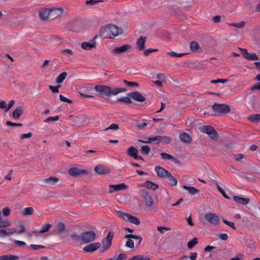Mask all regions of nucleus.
Instances as JSON below:
<instances>
[{
  "label": "nucleus",
  "mask_w": 260,
  "mask_h": 260,
  "mask_svg": "<svg viewBox=\"0 0 260 260\" xmlns=\"http://www.w3.org/2000/svg\"><path fill=\"white\" fill-rule=\"evenodd\" d=\"M94 90L98 95L104 99L111 95H116L119 93L125 92L126 89L124 88H114L110 86L98 85L94 87Z\"/></svg>",
  "instance_id": "obj_1"
},
{
  "label": "nucleus",
  "mask_w": 260,
  "mask_h": 260,
  "mask_svg": "<svg viewBox=\"0 0 260 260\" xmlns=\"http://www.w3.org/2000/svg\"><path fill=\"white\" fill-rule=\"evenodd\" d=\"M120 34L119 28L114 24L106 25L100 29V36L104 39H113Z\"/></svg>",
  "instance_id": "obj_2"
},
{
  "label": "nucleus",
  "mask_w": 260,
  "mask_h": 260,
  "mask_svg": "<svg viewBox=\"0 0 260 260\" xmlns=\"http://www.w3.org/2000/svg\"><path fill=\"white\" fill-rule=\"evenodd\" d=\"M213 111L215 112L214 115H222L230 112V106L226 104L215 103L212 106Z\"/></svg>",
  "instance_id": "obj_3"
},
{
  "label": "nucleus",
  "mask_w": 260,
  "mask_h": 260,
  "mask_svg": "<svg viewBox=\"0 0 260 260\" xmlns=\"http://www.w3.org/2000/svg\"><path fill=\"white\" fill-rule=\"evenodd\" d=\"M116 213L119 216L123 218L126 221L136 225H139L140 224L141 222L140 219L136 216L121 211H116Z\"/></svg>",
  "instance_id": "obj_4"
},
{
  "label": "nucleus",
  "mask_w": 260,
  "mask_h": 260,
  "mask_svg": "<svg viewBox=\"0 0 260 260\" xmlns=\"http://www.w3.org/2000/svg\"><path fill=\"white\" fill-rule=\"evenodd\" d=\"M140 194L145 201L146 205L152 209L155 204V201L153 197L145 189L141 190Z\"/></svg>",
  "instance_id": "obj_5"
},
{
  "label": "nucleus",
  "mask_w": 260,
  "mask_h": 260,
  "mask_svg": "<svg viewBox=\"0 0 260 260\" xmlns=\"http://www.w3.org/2000/svg\"><path fill=\"white\" fill-rule=\"evenodd\" d=\"M96 238L94 231H85L81 233V241L83 243L87 244L93 242Z\"/></svg>",
  "instance_id": "obj_6"
},
{
  "label": "nucleus",
  "mask_w": 260,
  "mask_h": 260,
  "mask_svg": "<svg viewBox=\"0 0 260 260\" xmlns=\"http://www.w3.org/2000/svg\"><path fill=\"white\" fill-rule=\"evenodd\" d=\"M199 129L201 132L207 134L211 139L214 140L218 136V134L210 125H203L200 127Z\"/></svg>",
  "instance_id": "obj_7"
},
{
  "label": "nucleus",
  "mask_w": 260,
  "mask_h": 260,
  "mask_svg": "<svg viewBox=\"0 0 260 260\" xmlns=\"http://www.w3.org/2000/svg\"><path fill=\"white\" fill-rule=\"evenodd\" d=\"M205 219L208 223L215 226L218 225L220 221L219 216L217 214L211 212L205 214Z\"/></svg>",
  "instance_id": "obj_8"
},
{
  "label": "nucleus",
  "mask_w": 260,
  "mask_h": 260,
  "mask_svg": "<svg viewBox=\"0 0 260 260\" xmlns=\"http://www.w3.org/2000/svg\"><path fill=\"white\" fill-rule=\"evenodd\" d=\"M114 233L113 232H109L106 237L102 241L103 246L102 248V251L104 252L109 249L112 244V241L113 238Z\"/></svg>",
  "instance_id": "obj_9"
},
{
  "label": "nucleus",
  "mask_w": 260,
  "mask_h": 260,
  "mask_svg": "<svg viewBox=\"0 0 260 260\" xmlns=\"http://www.w3.org/2000/svg\"><path fill=\"white\" fill-rule=\"evenodd\" d=\"M238 49L241 51V54L245 59L251 60H257L259 59L256 54L249 53L246 49L241 48H239Z\"/></svg>",
  "instance_id": "obj_10"
},
{
  "label": "nucleus",
  "mask_w": 260,
  "mask_h": 260,
  "mask_svg": "<svg viewBox=\"0 0 260 260\" xmlns=\"http://www.w3.org/2000/svg\"><path fill=\"white\" fill-rule=\"evenodd\" d=\"M69 174L73 177L88 174V171L85 169H80L78 168H72L68 171Z\"/></svg>",
  "instance_id": "obj_11"
},
{
  "label": "nucleus",
  "mask_w": 260,
  "mask_h": 260,
  "mask_svg": "<svg viewBox=\"0 0 260 260\" xmlns=\"http://www.w3.org/2000/svg\"><path fill=\"white\" fill-rule=\"evenodd\" d=\"M127 187L128 186L124 183L117 184H110L109 192L110 193H113L115 191L126 190Z\"/></svg>",
  "instance_id": "obj_12"
},
{
  "label": "nucleus",
  "mask_w": 260,
  "mask_h": 260,
  "mask_svg": "<svg viewBox=\"0 0 260 260\" xmlns=\"http://www.w3.org/2000/svg\"><path fill=\"white\" fill-rule=\"evenodd\" d=\"M129 96L133 100L140 103H142L145 101L146 98L141 93L138 91H134L127 93Z\"/></svg>",
  "instance_id": "obj_13"
},
{
  "label": "nucleus",
  "mask_w": 260,
  "mask_h": 260,
  "mask_svg": "<svg viewBox=\"0 0 260 260\" xmlns=\"http://www.w3.org/2000/svg\"><path fill=\"white\" fill-rule=\"evenodd\" d=\"M101 246V244L99 242L93 243L85 246L83 250L86 252H93L99 249Z\"/></svg>",
  "instance_id": "obj_14"
},
{
  "label": "nucleus",
  "mask_w": 260,
  "mask_h": 260,
  "mask_svg": "<svg viewBox=\"0 0 260 260\" xmlns=\"http://www.w3.org/2000/svg\"><path fill=\"white\" fill-rule=\"evenodd\" d=\"M98 37L97 36L94 37V38L90 41L89 42H83L81 44V47L84 50H91L92 48H95L96 42L95 39Z\"/></svg>",
  "instance_id": "obj_15"
},
{
  "label": "nucleus",
  "mask_w": 260,
  "mask_h": 260,
  "mask_svg": "<svg viewBox=\"0 0 260 260\" xmlns=\"http://www.w3.org/2000/svg\"><path fill=\"white\" fill-rule=\"evenodd\" d=\"M94 171L99 175L108 174L110 172L109 168L102 165H99L95 167Z\"/></svg>",
  "instance_id": "obj_16"
},
{
  "label": "nucleus",
  "mask_w": 260,
  "mask_h": 260,
  "mask_svg": "<svg viewBox=\"0 0 260 260\" xmlns=\"http://www.w3.org/2000/svg\"><path fill=\"white\" fill-rule=\"evenodd\" d=\"M131 46L129 44H125L120 47H117L112 50V53L115 55L120 54L126 52L131 49Z\"/></svg>",
  "instance_id": "obj_17"
},
{
  "label": "nucleus",
  "mask_w": 260,
  "mask_h": 260,
  "mask_svg": "<svg viewBox=\"0 0 260 260\" xmlns=\"http://www.w3.org/2000/svg\"><path fill=\"white\" fill-rule=\"evenodd\" d=\"M154 170L157 176L160 177L166 178L170 173L168 171L159 166H156Z\"/></svg>",
  "instance_id": "obj_18"
},
{
  "label": "nucleus",
  "mask_w": 260,
  "mask_h": 260,
  "mask_svg": "<svg viewBox=\"0 0 260 260\" xmlns=\"http://www.w3.org/2000/svg\"><path fill=\"white\" fill-rule=\"evenodd\" d=\"M63 9L61 8L50 9V18L53 19L60 16L63 13Z\"/></svg>",
  "instance_id": "obj_19"
},
{
  "label": "nucleus",
  "mask_w": 260,
  "mask_h": 260,
  "mask_svg": "<svg viewBox=\"0 0 260 260\" xmlns=\"http://www.w3.org/2000/svg\"><path fill=\"white\" fill-rule=\"evenodd\" d=\"M89 88H91V87L88 86L81 87L79 91L80 95L84 98H94V96L88 94L89 92Z\"/></svg>",
  "instance_id": "obj_20"
},
{
  "label": "nucleus",
  "mask_w": 260,
  "mask_h": 260,
  "mask_svg": "<svg viewBox=\"0 0 260 260\" xmlns=\"http://www.w3.org/2000/svg\"><path fill=\"white\" fill-rule=\"evenodd\" d=\"M58 181L59 179L56 177H50L44 179L43 180L44 182H45L47 186L50 187L54 185Z\"/></svg>",
  "instance_id": "obj_21"
},
{
  "label": "nucleus",
  "mask_w": 260,
  "mask_h": 260,
  "mask_svg": "<svg viewBox=\"0 0 260 260\" xmlns=\"http://www.w3.org/2000/svg\"><path fill=\"white\" fill-rule=\"evenodd\" d=\"M233 199L235 202L242 205H247L250 201L249 198H243L236 196H234Z\"/></svg>",
  "instance_id": "obj_22"
},
{
  "label": "nucleus",
  "mask_w": 260,
  "mask_h": 260,
  "mask_svg": "<svg viewBox=\"0 0 260 260\" xmlns=\"http://www.w3.org/2000/svg\"><path fill=\"white\" fill-rule=\"evenodd\" d=\"M160 156L164 160L169 159L175 164H179L180 162L177 158L168 153L162 152L160 153Z\"/></svg>",
  "instance_id": "obj_23"
},
{
  "label": "nucleus",
  "mask_w": 260,
  "mask_h": 260,
  "mask_svg": "<svg viewBox=\"0 0 260 260\" xmlns=\"http://www.w3.org/2000/svg\"><path fill=\"white\" fill-rule=\"evenodd\" d=\"M179 138L182 142L186 143H189L192 140L191 136L185 132L179 135Z\"/></svg>",
  "instance_id": "obj_24"
},
{
  "label": "nucleus",
  "mask_w": 260,
  "mask_h": 260,
  "mask_svg": "<svg viewBox=\"0 0 260 260\" xmlns=\"http://www.w3.org/2000/svg\"><path fill=\"white\" fill-rule=\"evenodd\" d=\"M50 9H44L39 11V15L40 17L43 20H46L50 18Z\"/></svg>",
  "instance_id": "obj_25"
},
{
  "label": "nucleus",
  "mask_w": 260,
  "mask_h": 260,
  "mask_svg": "<svg viewBox=\"0 0 260 260\" xmlns=\"http://www.w3.org/2000/svg\"><path fill=\"white\" fill-rule=\"evenodd\" d=\"M171 141V139L169 137L158 135V141L156 142V144H158L159 143H163L168 144L170 143Z\"/></svg>",
  "instance_id": "obj_26"
},
{
  "label": "nucleus",
  "mask_w": 260,
  "mask_h": 260,
  "mask_svg": "<svg viewBox=\"0 0 260 260\" xmlns=\"http://www.w3.org/2000/svg\"><path fill=\"white\" fill-rule=\"evenodd\" d=\"M146 37H141L137 42V46L139 50H142L145 48Z\"/></svg>",
  "instance_id": "obj_27"
},
{
  "label": "nucleus",
  "mask_w": 260,
  "mask_h": 260,
  "mask_svg": "<svg viewBox=\"0 0 260 260\" xmlns=\"http://www.w3.org/2000/svg\"><path fill=\"white\" fill-rule=\"evenodd\" d=\"M138 150L134 146L129 147L127 150V154L134 158L138 154Z\"/></svg>",
  "instance_id": "obj_28"
},
{
  "label": "nucleus",
  "mask_w": 260,
  "mask_h": 260,
  "mask_svg": "<svg viewBox=\"0 0 260 260\" xmlns=\"http://www.w3.org/2000/svg\"><path fill=\"white\" fill-rule=\"evenodd\" d=\"M23 113L22 108L18 107L13 112V117L15 119H18Z\"/></svg>",
  "instance_id": "obj_29"
},
{
  "label": "nucleus",
  "mask_w": 260,
  "mask_h": 260,
  "mask_svg": "<svg viewBox=\"0 0 260 260\" xmlns=\"http://www.w3.org/2000/svg\"><path fill=\"white\" fill-rule=\"evenodd\" d=\"M11 222L7 219H3L2 212L0 211V228H6L11 225Z\"/></svg>",
  "instance_id": "obj_30"
},
{
  "label": "nucleus",
  "mask_w": 260,
  "mask_h": 260,
  "mask_svg": "<svg viewBox=\"0 0 260 260\" xmlns=\"http://www.w3.org/2000/svg\"><path fill=\"white\" fill-rule=\"evenodd\" d=\"M183 189L187 190L189 193L193 195L197 194L200 192L199 189L191 186L183 185Z\"/></svg>",
  "instance_id": "obj_31"
},
{
  "label": "nucleus",
  "mask_w": 260,
  "mask_h": 260,
  "mask_svg": "<svg viewBox=\"0 0 260 260\" xmlns=\"http://www.w3.org/2000/svg\"><path fill=\"white\" fill-rule=\"evenodd\" d=\"M168 179V183L172 186H176L177 184V180L170 173L168 176L166 178Z\"/></svg>",
  "instance_id": "obj_32"
},
{
  "label": "nucleus",
  "mask_w": 260,
  "mask_h": 260,
  "mask_svg": "<svg viewBox=\"0 0 260 260\" xmlns=\"http://www.w3.org/2000/svg\"><path fill=\"white\" fill-rule=\"evenodd\" d=\"M18 256L13 255H4L0 256V260H18Z\"/></svg>",
  "instance_id": "obj_33"
},
{
  "label": "nucleus",
  "mask_w": 260,
  "mask_h": 260,
  "mask_svg": "<svg viewBox=\"0 0 260 260\" xmlns=\"http://www.w3.org/2000/svg\"><path fill=\"white\" fill-rule=\"evenodd\" d=\"M248 119L254 123H258L260 121V114H256L250 115L248 117Z\"/></svg>",
  "instance_id": "obj_34"
},
{
  "label": "nucleus",
  "mask_w": 260,
  "mask_h": 260,
  "mask_svg": "<svg viewBox=\"0 0 260 260\" xmlns=\"http://www.w3.org/2000/svg\"><path fill=\"white\" fill-rule=\"evenodd\" d=\"M145 185H146L147 188L153 190H155L158 188V185L157 184L152 182L150 181H147L146 182Z\"/></svg>",
  "instance_id": "obj_35"
},
{
  "label": "nucleus",
  "mask_w": 260,
  "mask_h": 260,
  "mask_svg": "<svg viewBox=\"0 0 260 260\" xmlns=\"http://www.w3.org/2000/svg\"><path fill=\"white\" fill-rule=\"evenodd\" d=\"M190 49L191 51L195 52L199 49L200 45L197 41H192L190 43Z\"/></svg>",
  "instance_id": "obj_36"
},
{
  "label": "nucleus",
  "mask_w": 260,
  "mask_h": 260,
  "mask_svg": "<svg viewBox=\"0 0 260 260\" xmlns=\"http://www.w3.org/2000/svg\"><path fill=\"white\" fill-rule=\"evenodd\" d=\"M213 181L216 185L217 190L222 194V196L226 199H229L230 198L226 195L224 190L219 186L218 182L217 180H214Z\"/></svg>",
  "instance_id": "obj_37"
},
{
  "label": "nucleus",
  "mask_w": 260,
  "mask_h": 260,
  "mask_svg": "<svg viewBox=\"0 0 260 260\" xmlns=\"http://www.w3.org/2000/svg\"><path fill=\"white\" fill-rule=\"evenodd\" d=\"M67 76V73L66 72H62L59 74V75L56 78V82L58 84H60L63 82L64 80L66 79Z\"/></svg>",
  "instance_id": "obj_38"
},
{
  "label": "nucleus",
  "mask_w": 260,
  "mask_h": 260,
  "mask_svg": "<svg viewBox=\"0 0 260 260\" xmlns=\"http://www.w3.org/2000/svg\"><path fill=\"white\" fill-rule=\"evenodd\" d=\"M140 151L145 155H147L150 152V148L148 145H143L141 147Z\"/></svg>",
  "instance_id": "obj_39"
},
{
  "label": "nucleus",
  "mask_w": 260,
  "mask_h": 260,
  "mask_svg": "<svg viewBox=\"0 0 260 260\" xmlns=\"http://www.w3.org/2000/svg\"><path fill=\"white\" fill-rule=\"evenodd\" d=\"M34 212V209L32 207L25 208L22 212V215L24 216H28L32 215Z\"/></svg>",
  "instance_id": "obj_40"
},
{
  "label": "nucleus",
  "mask_w": 260,
  "mask_h": 260,
  "mask_svg": "<svg viewBox=\"0 0 260 260\" xmlns=\"http://www.w3.org/2000/svg\"><path fill=\"white\" fill-rule=\"evenodd\" d=\"M198 242V239L197 238H193L189 241L187 244V247L189 249H192Z\"/></svg>",
  "instance_id": "obj_41"
},
{
  "label": "nucleus",
  "mask_w": 260,
  "mask_h": 260,
  "mask_svg": "<svg viewBox=\"0 0 260 260\" xmlns=\"http://www.w3.org/2000/svg\"><path fill=\"white\" fill-rule=\"evenodd\" d=\"M139 141L144 143H151L153 141H158V135L155 136L153 137H150L148 138L147 141H143L141 140H139Z\"/></svg>",
  "instance_id": "obj_42"
},
{
  "label": "nucleus",
  "mask_w": 260,
  "mask_h": 260,
  "mask_svg": "<svg viewBox=\"0 0 260 260\" xmlns=\"http://www.w3.org/2000/svg\"><path fill=\"white\" fill-rule=\"evenodd\" d=\"M52 227V225L50 223H46L43 225L41 229L40 230V232L41 233H44L48 232L49 230V229Z\"/></svg>",
  "instance_id": "obj_43"
},
{
  "label": "nucleus",
  "mask_w": 260,
  "mask_h": 260,
  "mask_svg": "<svg viewBox=\"0 0 260 260\" xmlns=\"http://www.w3.org/2000/svg\"><path fill=\"white\" fill-rule=\"evenodd\" d=\"M117 100L118 101L124 102L127 104H131L132 103L131 98L129 96L118 98Z\"/></svg>",
  "instance_id": "obj_44"
},
{
  "label": "nucleus",
  "mask_w": 260,
  "mask_h": 260,
  "mask_svg": "<svg viewBox=\"0 0 260 260\" xmlns=\"http://www.w3.org/2000/svg\"><path fill=\"white\" fill-rule=\"evenodd\" d=\"M56 228L58 233H62L65 230V224L62 222H59L56 225Z\"/></svg>",
  "instance_id": "obj_45"
},
{
  "label": "nucleus",
  "mask_w": 260,
  "mask_h": 260,
  "mask_svg": "<svg viewBox=\"0 0 260 260\" xmlns=\"http://www.w3.org/2000/svg\"><path fill=\"white\" fill-rule=\"evenodd\" d=\"M143 121H144L143 123H138L136 125L137 127H138L139 129H143L145 128V127L147 125L148 123L147 122L149 120L146 119H143Z\"/></svg>",
  "instance_id": "obj_46"
},
{
  "label": "nucleus",
  "mask_w": 260,
  "mask_h": 260,
  "mask_svg": "<svg viewBox=\"0 0 260 260\" xmlns=\"http://www.w3.org/2000/svg\"><path fill=\"white\" fill-rule=\"evenodd\" d=\"M58 119H59V116L57 115L55 116L54 117H49L47 118L46 119H45L44 120V122H46V123H49V122L57 121L58 120Z\"/></svg>",
  "instance_id": "obj_47"
},
{
  "label": "nucleus",
  "mask_w": 260,
  "mask_h": 260,
  "mask_svg": "<svg viewBox=\"0 0 260 260\" xmlns=\"http://www.w3.org/2000/svg\"><path fill=\"white\" fill-rule=\"evenodd\" d=\"M123 83L127 86H128L129 87H137L139 86V84L137 82H129V81L124 80H123Z\"/></svg>",
  "instance_id": "obj_48"
},
{
  "label": "nucleus",
  "mask_w": 260,
  "mask_h": 260,
  "mask_svg": "<svg viewBox=\"0 0 260 260\" xmlns=\"http://www.w3.org/2000/svg\"><path fill=\"white\" fill-rule=\"evenodd\" d=\"M127 257L126 255L124 253H121L119 255H115L113 258L114 260H123Z\"/></svg>",
  "instance_id": "obj_49"
},
{
  "label": "nucleus",
  "mask_w": 260,
  "mask_h": 260,
  "mask_svg": "<svg viewBox=\"0 0 260 260\" xmlns=\"http://www.w3.org/2000/svg\"><path fill=\"white\" fill-rule=\"evenodd\" d=\"M168 54L170 56H171L172 57H181L186 54V53H176L175 52H169L168 53Z\"/></svg>",
  "instance_id": "obj_50"
},
{
  "label": "nucleus",
  "mask_w": 260,
  "mask_h": 260,
  "mask_svg": "<svg viewBox=\"0 0 260 260\" xmlns=\"http://www.w3.org/2000/svg\"><path fill=\"white\" fill-rule=\"evenodd\" d=\"M104 2L103 0H89L86 2L87 5H94L100 3Z\"/></svg>",
  "instance_id": "obj_51"
},
{
  "label": "nucleus",
  "mask_w": 260,
  "mask_h": 260,
  "mask_svg": "<svg viewBox=\"0 0 260 260\" xmlns=\"http://www.w3.org/2000/svg\"><path fill=\"white\" fill-rule=\"evenodd\" d=\"M222 221H223L224 223H225L227 225L230 226L233 230H236V226L235 225L234 222H231V221H229L225 219H223Z\"/></svg>",
  "instance_id": "obj_52"
},
{
  "label": "nucleus",
  "mask_w": 260,
  "mask_h": 260,
  "mask_svg": "<svg viewBox=\"0 0 260 260\" xmlns=\"http://www.w3.org/2000/svg\"><path fill=\"white\" fill-rule=\"evenodd\" d=\"M157 230L161 233L164 234L165 233V230L170 231L171 229L170 227L168 226H158L157 228Z\"/></svg>",
  "instance_id": "obj_53"
},
{
  "label": "nucleus",
  "mask_w": 260,
  "mask_h": 260,
  "mask_svg": "<svg viewBox=\"0 0 260 260\" xmlns=\"http://www.w3.org/2000/svg\"><path fill=\"white\" fill-rule=\"evenodd\" d=\"M216 236L218 237L220 239L223 241H226L228 239V235L225 233H219Z\"/></svg>",
  "instance_id": "obj_54"
},
{
  "label": "nucleus",
  "mask_w": 260,
  "mask_h": 260,
  "mask_svg": "<svg viewBox=\"0 0 260 260\" xmlns=\"http://www.w3.org/2000/svg\"><path fill=\"white\" fill-rule=\"evenodd\" d=\"M61 53L67 56H71L73 54V51L70 49H66L64 50H62L61 51Z\"/></svg>",
  "instance_id": "obj_55"
},
{
  "label": "nucleus",
  "mask_w": 260,
  "mask_h": 260,
  "mask_svg": "<svg viewBox=\"0 0 260 260\" xmlns=\"http://www.w3.org/2000/svg\"><path fill=\"white\" fill-rule=\"evenodd\" d=\"M125 246L131 249H133L134 247V242L132 239H128L126 242Z\"/></svg>",
  "instance_id": "obj_56"
},
{
  "label": "nucleus",
  "mask_w": 260,
  "mask_h": 260,
  "mask_svg": "<svg viewBox=\"0 0 260 260\" xmlns=\"http://www.w3.org/2000/svg\"><path fill=\"white\" fill-rule=\"evenodd\" d=\"M228 81V79H220L211 81V83L216 84L218 83H225Z\"/></svg>",
  "instance_id": "obj_57"
},
{
  "label": "nucleus",
  "mask_w": 260,
  "mask_h": 260,
  "mask_svg": "<svg viewBox=\"0 0 260 260\" xmlns=\"http://www.w3.org/2000/svg\"><path fill=\"white\" fill-rule=\"evenodd\" d=\"M30 247L34 250H37L41 248H45V247L43 245H35V244H31L30 245Z\"/></svg>",
  "instance_id": "obj_58"
},
{
  "label": "nucleus",
  "mask_w": 260,
  "mask_h": 260,
  "mask_svg": "<svg viewBox=\"0 0 260 260\" xmlns=\"http://www.w3.org/2000/svg\"><path fill=\"white\" fill-rule=\"evenodd\" d=\"M70 236L72 238L76 241H79V240L81 241V234L79 235L77 234H73Z\"/></svg>",
  "instance_id": "obj_59"
},
{
  "label": "nucleus",
  "mask_w": 260,
  "mask_h": 260,
  "mask_svg": "<svg viewBox=\"0 0 260 260\" xmlns=\"http://www.w3.org/2000/svg\"><path fill=\"white\" fill-rule=\"evenodd\" d=\"M119 129V126L118 124L115 123H112L111 124L110 126L107 128H106L105 130L107 131L109 129H115L117 130Z\"/></svg>",
  "instance_id": "obj_60"
},
{
  "label": "nucleus",
  "mask_w": 260,
  "mask_h": 260,
  "mask_svg": "<svg viewBox=\"0 0 260 260\" xmlns=\"http://www.w3.org/2000/svg\"><path fill=\"white\" fill-rule=\"evenodd\" d=\"M59 99L60 101H62V102H67V103H73V101L69 99H68L67 98H66L64 96H63L62 95L60 94L59 95Z\"/></svg>",
  "instance_id": "obj_61"
},
{
  "label": "nucleus",
  "mask_w": 260,
  "mask_h": 260,
  "mask_svg": "<svg viewBox=\"0 0 260 260\" xmlns=\"http://www.w3.org/2000/svg\"><path fill=\"white\" fill-rule=\"evenodd\" d=\"M157 51V49H146L144 51V54L145 56H147L150 53L153 52H155V51Z\"/></svg>",
  "instance_id": "obj_62"
},
{
  "label": "nucleus",
  "mask_w": 260,
  "mask_h": 260,
  "mask_svg": "<svg viewBox=\"0 0 260 260\" xmlns=\"http://www.w3.org/2000/svg\"><path fill=\"white\" fill-rule=\"evenodd\" d=\"M7 230V235L9 236L17 232V231L14 228L8 229Z\"/></svg>",
  "instance_id": "obj_63"
},
{
  "label": "nucleus",
  "mask_w": 260,
  "mask_h": 260,
  "mask_svg": "<svg viewBox=\"0 0 260 260\" xmlns=\"http://www.w3.org/2000/svg\"><path fill=\"white\" fill-rule=\"evenodd\" d=\"M3 213L4 216H8L10 214V209L8 207H5L3 209Z\"/></svg>",
  "instance_id": "obj_64"
}]
</instances>
